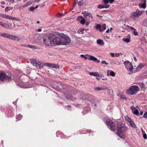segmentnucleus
I'll return each mask as SVG.
<instances>
[{"label":"nucleus","mask_w":147,"mask_h":147,"mask_svg":"<svg viewBox=\"0 0 147 147\" xmlns=\"http://www.w3.org/2000/svg\"><path fill=\"white\" fill-rule=\"evenodd\" d=\"M19 8L20 10H22L23 9V8L22 6H20Z\"/></svg>","instance_id":"obj_55"},{"label":"nucleus","mask_w":147,"mask_h":147,"mask_svg":"<svg viewBox=\"0 0 147 147\" xmlns=\"http://www.w3.org/2000/svg\"><path fill=\"white\" fill-rule=\"evenodd\" d=\"M16 83L17 85H18L20 87H22V86L21 84H20L19 83L17 82H16Z\"/></svg>","instance_id":"obj_44"},{"label":"nucleus","mask_w":147,"mask_h":147,"mask_svg":"<svg viewBox=\"0 0 147 147\" xmlns=\"http://www.w3.org/2000/svg\"><path fill=\"white\" fill-rule=\"evenodd\" d=\"M142 13V11L137 10L132 13L131 17L133 20H135L141 15Z\"/></svg>","instance_id":"obj_10"},{"label":"nucleus","mask_w":147,"mask_h":147,"mask_svg":"<svg viewBox=\"0 0 147 147\" xmlns=\"http://www.w3.org/2000/svg\"><path fill=\"white\" fill-rule=\"evenodd\" d=\"M45 65L46 66L55 68H59V65L51 63H46Z\"/></svg>","instance_id":"obj_11"},{"label":"nucleus","mask_w":147,"mask_h":147,"mask_svg":"<svg viewBox=\"0 0 147 147\" xmlns=\"http://www.w3.org/2000/svg\"><path fill=\"white\" fill-rule=\"evenodd\" d=\"M11 80V76H7L5 73L0 72V81L9 82Z\"/></svg>","instance_id":"obj_7"},{"label":"nucleus","mask_w":147,"mask_h":147,"mask_svg":"<svg viewBox=\"0 0 147 147\" xmlns=\"http://www.w3.org/2000/svg\"><path fill=\"white\" fill-rule=\"evenodd\" d=\"M11 24H8L6 23H3L2 26L5 28L10 29H12V27L11 26Z\"/></svg>","instance_id":"obj_13"},{"label":"nucleus","mask_w":147,"mask_h":147,"mask_svg":"<svg viewBox=\"0 0 147 147\" xmlns=\"http://www.w3.org/2000/svg\"><path fill=\"white\" fill-rule=\"evenodd\" d=\"M134 60H135V61H137V59H136V58L135 57H134Z\"/></svg>","instance_id":"obj_64"},{"label":"nucleus","mask_w":147,"mask_h":147,"mask_svg":"<svg viewBox=\"0 0 147 147\" xmlns=\"http://www.w3.org/2000/svg\"><path fill=\"white\" fill-rule=\"evenodd\" d=\"M89 57H90V59L92 61H98L97 59L93 56L91 55H89Z\"/></svg>","instance_id":"obj_17"},{"label":"nucleus","mask_w":147,"mask_h":147,"mask_svg":"<svg viewBox=\"0 0 147 147\" xmlns=\"http://www.w3.org/2000/svg\"><path fill=\"white\" fill-rule=\"evenodd\" d=\"M87 16H88L89 17L92 18V15L91 14V13H88L87 14Z\"/></svg>","instance_id":"obj_41"},{"label":"nucleus","mask_w":147,"mask_h":147,"mask_svg":"<svg viewBox=\"0 0 147 147\" xmlns=\"http://www.w3.org/2000/svg\"><path fill=\"white\" fill-rule=\"evenodd\" d=\"M27 47L29 48H31V49H36V48L34 45H28L27 46Z\"/></svg>","instance_id":"obj_31"},{"label":"nucleus","mask_w":147,"mask_h":147,"mask_svg":"<svg viewBox=\"0 0 147 147\" xmlns=\"http://www.w3.org/2000/svg\"><path fill=\"white\" fill-rule=\"evenodd\" d=\"M125 119L126 121L129 122L130 121H131V119L129 118L128 117H125Z\"/></svg>","instance_id":"obj_35"},{"label":"nucleus","mask_w":147,"mask_h":147,"mask_svg":"<svg viewBox=\"0 0 147 147\" xmlns=\"http://www.w3.org/2000/svg\"><path fill=\"white\" fill-rule=\"evenodd\" d=\"M133 34L135 36H137L138 35V32L136 31V30H134L133 31Z\"/></svg>","instance_id":"obj_34"},{"label":"nucleus","mask_w":147,"mask_h":147,"mask_svg":"<svg viewBox=\"0 0 147 147\" xmlns=\"http://www.w3.org/2000/svg\"><path fill=\"white\" fill-rule=\"evenodd\" d=\"M139 89L138 87L137 86H132L128 90V93L130 95H133L136 93L138 91Z\"/></svg>","instance_id":"obj_8"},{"label":"nucleus","mask_w":147,"mask_h":147,"mask_svg":"<svg viewBox=\"0 0 147 147\" xmlns=\"http://www.w3.org/2000/svg\"><path fill=\"white\" fill-rule=\"evenodd\" d=\"M68 107L69 108V109H71V106H70V105H68L67 106H66L65 107V108L66 107Z\"/></svg>","instance_id":"obj_56"},{"label":"nucleus","mask_w":147,"mask_h":147,"mask_svg":"<svg viewBox=\"0 0 147 147\" xmlns=\"http://www.w3.org/2000/svg\"><path fill=\"white\" fill-rule=\"evenodd\" d=\"M120 97L121 98L123 99H127L125 96L123 95H121L120 96Z\"/></svg>","instance_id":"obj_38"},{"label":"nucleus","mask_w":147,"mask_h":147,"mask_svg":"<svg viewBox=\"0 0 147 147\" xmlns=\"http://www.w3.org/2000/svg\"><path fill=\"white\" fill-rule=\"evenodd\" d=\"M51 39L52 45L55 46L60 45L61 34H51Z\"/></svg>","instance_id":"obj_2"},{"label":"nucleus","mask_w":147,"mask_h":147,"mask_svg":"<svg viewBox=\"0 0 147 147\" xmlns=\"http://www.w3.org/2000/svg\"><path fill=\"white\" fill-rule=\"evenodd\" d=\"M106 32L107 33H108L110 32V31L109 29H108Z\"/></svg>","instance_id":"obj_60"},{"label":"nucleus","mask_w":147,"mask_h":147,"mask_svg":"<svg viewBox=\"0 0 147 147\" xmlns=\"http://www.w3.org/2000/svg\"><path fill=\"white\" fill-rule=\"evenodd\" d=\"M60 45H67L71 42L70 38L63 34H61Z\"/></svg>","instance_id":"obj_3"},{"label":"nucleus","mask_w":147,"mask_h":147,"mask_svg":"<svg viewBox=\"0 0 147 147\" xmlns=\"http://www.w3.org/2000/svg\"><path fill=\"white\" fill-rule=\"evenodd\" d=\"M101 63L102 64H105L106 65H109V63H107L105 61H101Z\"/></svg>","instance_id":"obj_36"},{"label":"nucleus","mask_w":147,"mask_h":147,"mask_svg":"<svg viewBox=\"0 0 147 147\" xmlns=\"http://www.w3.org/2000/svg\"><path fill=\"white\" fill-rule=\"evenodd\" d=\"M106 124L108 126L109 129L113 131L116 130V127L115 123L110 119H107L106 121Z\"/></svg>","instance_id":"obj_5"},{"label":"nucleus","mask_w":147,"mask_h":147,"mask_svg":"<svg viewBox=\"0 0 147 147\" xmlns=\"http://www.w3.org/2000/svg\"><path fill=\"white\" fill-rule=\"evenodd\" d=\"M3 23L1 22L0 21V25H1L2 26V25H3Z\"/></svg>","instance_id":"obj_61"},{"label":"nucleus","mask_w":147,"mask_h":147,"mask_svg":"<svg viewBox=\"0 0 147 147\" xmlns=\"http://www.w3.org/2000/svg\"><path fill=\"white\" fill-rule=\"evenodd\" d=\"M97 7L99 9H102L105 8V5H98Z\"/></svg>","instance_id":"obj_30"},{"label":"nucleus","mask_w":147,"mask_h":147,"mask_svg":"<svg viewBox=\"0 0 147 147\" xmlns=\"http://www.w3.org/2000/svg\"><path fill=\"white\" fill-rule=\"evenodd\" d=\"M113 62L114 64L117 65H119L120 64V63L117 60L113 61Z\"/></svg>","instance_id":"obj_26"},{"label":"nucleus","mask_w":147,"mask_h":147,"mask_svg":"<svg viewBox=\"0 0 147 147\" xmlns=\"http://www.w3.org/2000/svg\"><path fill=\"white\" fill-rule=\"evenodd\" d=\"M131 66V67L129 69V70L130 71H132L133 70V67L132 65V66Z\"/></svg>","instance_id":"obj_49"},{"label":"nucleus","mask_w":147,"mask_h":147,"mask_svg":"<svg viewBox=\"0 0 147 147\" xmlns=\"http://www.w3.org/2000/svg\"><path fill=\"white\" fill-rule=\"evenodd\" d=\"M97 43L100 45L103 46L104 45V43L103 41L101 39H98L97 40Z\"/></svg>","instance_id":"obj_14"},{"label":"nucleus","mask_w":147,"mask_h":147,"mask_svg":"<svg viewBox=\"0 0 147 147\" xmlns=\"http://www.w3.org/2000/svg\"><path fill=\"white\" fill-rule=\"evenodd\" d=\"M145 65V64L144 63H141L138 65V67L139 68H142L144 67Z\"/></svg>","instance_id":"obj_24"},{"label":"nucleus","mask_w":147,"mask_h":147,"mask_svg":"<svg viewBox=\"0 0 147 147\" xmlns=\"http://www.w3.org/2000/svg\"><path fill=\"white\" fill-rule=\"evenodd\" d=\"M42 31V29H39L37 30V31L38 32H40Z\"/></svg>","instance_id":"obj_59"},{"label":"nucleus","mask_w":147,"mask_h":147,"mask_svg":"<svg viewBox=\"0 0 147 147\" xmlns=\"http://www.w3.org/2000/svg\"><path fill=\"white\" fill-rule=\"evenodd\" d=\"M30 9L31 11H33L35 9V8H34V7L33 6H32L30 8Z\"/></svg>","instance_id":"obj_46"},{"label":"nucleus","mask_w":147,"mask_h":147,"mask_svg":"<svg viewBox=\"0 0 147 147\" xmlns=\"http://www.w3.org/2000/svg\"><path fill=\"white\" fill-rule=\"evenodd\" d=\"M85 22V20L83 18L80 21V23L82 24H84Z\"/></svg>","instance_id":"obj_33"},{"label":"nucleus","mask_w":147,"mask_h":147,"mask_svg":"<svg viewBox=\"0 0 147 147\" xmlns=\"http://www.w3.org/2000/svg\"><path fill=\"white\" fill-rule=\"evenodd\" d=\"M143 137L145 139H146V138H147L146 134L145 133V134H143Z\"/></svg>","instance_id":"obj_42"},{"label":"nucleus","mask_w":147,"mask_h":147,"mask_svg":"<svg viewBox=\"0 0 147 147\" xmlns=\"http://www.w3.org/2000/svg\"><path fill=\"white\" fill-rule=\"evenodd\" d=\"M79 34H84V30L82 29H79L77 32Z\"/></svg>","instance_id":"obj_25"},{"label":"nucleus","mask_w":147,"mask_h":147,"mask_svg":"<svg viewBox=\"0 0 147 147\" xmlns=\"http://www.w3.org/2000/svg\"><path fill=\"white\" fill-rule=\"evenodd\" d=\"M129 123L130 124V125L131 126L134 127L135 128H136V126L134 124V122L131 120V121H129Z\"/></svg>","instance_id":"obj_19"},{"label":"nucleus","mask_w":147,"mask_h":147,"mask_svg":"<svg viewBox=\"0 0 147 147\" xmlns=\"http://www.w3.org/2000/svg\"><path fill=\"white\" fill-rule=\"evenodd\" d=\"M138 84L140 86L141 88H144L145 86L143 82H139L138 83Z\"/></svg>","instance_id":"obj_21"},{"label":"nucleus","mask_w":147,"mask_h":147,"mask_svg":"<svg viewBox=\"0 0 147 147\" xmlns=\"http://www.w3.org/2000/svg\"><path fill=\"white\" fill-rule=\"evenodd\" d=\"M123 40L126 42H129L130 41V39L129 38H124L123 39Z\"/></svg>","instance_id":"obj_23"},{"label":"nucleus","mask_w":147,"mask_h":147,"mask_svg":"<svg viewBox=\"0 0 147 147\" xmlns=\"http://www.w3.org/2000/svg\"><path fill=\"white\" fill-rule=\"evenodd\" d=\"M1 3L2 4V5H4L5 4V3L4 2V1H1Z\"/></svg>","instance_id":"obj_57"},{"label":"nucleus","mask_w":147,"mask_h":147,"mask_svg":"<svg viewBox=\"0 0 147 147\" xmlns=\"http://www.w3.org/2000/svg\"><path fill=\"white\" fill-rule=\"evenodd\" d=\"M90 74L91 75L97 77H99V75L98 73L95 72H90Z\"/></svg>","instance_id":"obj_16"},{"label":"nucleus","mask_w":147,"mask_h":147,"mask_svg":"<svg viewBox=\"0 0 147 147\" xmlns=\"http://www.w3.org/2000/svg\"><path fill=\"white\" fill-rule=\"evenodd\" d=\"M141 130L143 134L145 133L144 131L143 130V129L142 128L141 129Z\"/></svg>","instance_id":"obj_58"},{"label":"nucleus","mask_w":147,"mask_h":147,"mask_svg":"<svg viewBox=\"0 0 147 147\" xmlns=\"http://www.w3.org/2000/svg\"><path fill=\"white\" fill-rule=\"evenodd\" d=\"M124 63L125 66V67H126V66H127L128 65H129V66H132V64L131 63H130L129 61H127L124 62Z\"/></svg>","instance_id":"obj_18"},{"label":"nucleus","mask_w":147,"mask_h":147,"mask_svg":"<svg viewBox=\"0 0 147 147\" xmlns=\"http://www.w3.org/2000/svg\"><path fill=\"white\" fill-rule=\"evenodd\" d=\"M103 2L105 4H107L109 2V0H103Z\"/></svg>","instance_id":"obj_37"},{"label":"nucleus","mask_w":147,"mask_h":147,"mask_svg":"<svg viewBox=\"0 0 147 147\" xmlns=\"http://www.w3.org/2000/svg\"><path fill=\"white\" fill-rule=\"evenodd\" d=\"M66 98H71L70 97H69V96H68V95H67L66 96Z\"/></svg>","instance_id":"obj_63"},{"label":"nucleus","mask_w":147,"mask_h":147,"mask_svg":"<svg viewBox=\"0 0 147 147\" xmlns=\"http://www.w3.org/2000/svg\"><path fill=\"white\" fill-rule=\"evenodd\" d=\"M111 56L112 57H115V54L113 53H110Z\"/></svg>","instance_id":"obj_50"},{"label":"nucleus","mask_w":147,"mask_h":147,"mask_svg":"<svg viewBox=\"0 0 147 147\" xmlns=\"http://www.w3.org/2000/svg\"><path fill=\"white\" fill-rule=\"evenodd\" d=\"M32 3V2H28L26 4V7L29 6Z\"/></svg>","instance_id":"obj_43"},{"label":"nucleus","mask_w":147,"mask_h":147,"mask_svg":"<svg viewBox=\"0 0 147 147\" xmlns=\"http://www.w3.org/2000/svg\"><path fill=\"white\" fill-rule=\"evenodd\" d=\"M143 112L142 111H141L140 112V114L141 115H142L143 114Z\"/></svg>","instance_id":"obj_62"},{"label":"nucleus","mask_w":147,"mask_h":147,"mask_svg":"<svg viewBox=\"0 0 147 147\" xmlns=\"http://www.w3.org/2000/svg\"><path fill=\"white\" fill-rule=\"evenodd\" d=\"M107 89V88L104 86H102L101 87H97L94 88V89L98 91L102 90H106Z\"/></svg>","instance_id":"obj_12"},{"label":"nucleus","mask_w":147,"mask_h":147,"mask_svg":"<svg viewBox=\"0 0 147 147\" xmlns=\"http://www.w3.org/2000/svg\"><path fill=\"white\" fill-rule=\"evenodd\" d=\"M78 5L79 6H80L82 5V3L80 1H79L78 3Z\"/></svg>","instance_id":"obj_45"},{"label":"nucleus","mask_w":147,"mask_h":147,"mask_svg":"<svg viewBox=\"0 0 147 147\" xmlns=\"http://www.w3.org/2000/svg\"><path fill=\"white\" fill-rule=\"evenodd\" d=\"M126 129V127L123 123H118L117 126V134L122 138H125V133Z\"/></svg>","instance_id":"obj_1"},{"label":"nucleus","mask_w":147,"mask_h":147,"mask_svg":"<svg viewBox=\"0 0 147 147\" xmlns=\"http://www.w3.org/2000/svg\"><path fill=\"white\" fill-rule=\"evenodd\" d=\"M144 3L142 4L141 5H140V4L139 5V6H141L140 7V8H142L144 9L146 7V0H144Z\"/></svg>","instance_id":"obj_15"},{"label":"nucleus","mask_w":147,"mask_h":147,"mask_svg":"<svg viewBox=\"0 0 147 147\" xmlns=\"http://www.w3.org/2000/svg\"><path fill=\"white\" fill-rule=\"evenodd\" d=\"M31 63L33 65L36 66V67L38 69H41L43 67V65L40 62H38L34 59H31L30 60Z\"/></svg>","instance_id":"obj_9"},{"label":"nucleus","mask_w":147,"mask_h":147,"mask_svg":"<svg viewBox=\"0 0 147 147\" xmlns=\"http://www.w3.org/2000/svg\"><path fill=\"white\" fill-rule=\"evenodd\" d=\"M114 1V0H109V1L110 3H112Z\"/></svg>","instance_id":"obj_53"},{"label":"nucleus","mask_w":147,"mask_h":147,"mask_svg":"<svg viewBox=\"0 0 147 147\" xmlns=\"http://www.w3.org/2000/svg\"><path fill=\"white\" fill-rule=\"evenodd\" d=\"M3 18L9 19L10 18V16L7 14H3Z\"/></svg>","instance_id":"obj_22"},{"label":"nucleus","mask_w":147,"mask_h":147,"mask_svg":"<svg viewBox=\"0 0 147 147\" xmlns=\"http://www.w3.org/2000/svg\"><path fill=\"white\" fill-rule=\"evenodd\" d=\"M58 15H59L58 16V17H61L62 16H64V14H58Z\"/></svg>","instance_id":"obj_51"},{"label":"nucleus","mask_w":147,"mask_h":147,"mask_svg":"<svg viewBox=\"0 0 147 147\" xmlns=\"http://www.w3.org/2000/svg\"><path fill=\"white\" fill-rule=\"evenodd\" d=\"M130 28L131 29L134 31V30H136V29L134 28L131 27H130Z\"/></svg>","instance_id":"obj_52"},{"label":"nucleus","mask_w":147,"mask_h":147,"mask_svg":"<svg viewBox=\"0 0 147 147\" xmlns=\"http://www.w3.org/2000/svg\"><path fill=\"white\" fill-rule=\"evenodd\" d=\"M51 34L48 35H45L44 36L43 40V43L47 46H49L50 45H52V40L51 38Z\"/></svg>","instance_id":"obj_6"},{"label":"nucleus","mask_w":147,"mask_h":147,"mask_svg":"<svg viewBox=\"0 0 147 147\" xmlns=\"http://www.w3.org/2000/svg\"><path fill=\"white\" fill-rule=\"evenodd\" d=\"M9 7H6V8L5 9V11H9L10 10L9 9Z\"/></svg>","instance_id":"obj_40"},{"label":"nucleus","mask_w":147,"mask_h":147,"mask_svg":"<svg viewBox=\"0 0 147 147\" xmlns=\"http://www.w3.org/2000/svg\"><path fill=\"white\" fill-rule=\"evenodd\" d=\"M134 114L138 115L139 114V111H138L137 109H136L134 112L133 113Z\"/></svg>","instance_id":"obj_32"},{"label":"nucleus","mask_w":147,"mask_h":147,"mask_svg":"<svg viewBox=\"0 0 147 147\" xmlns=\"http://www.w3.org/2000/svg\"><path fill=\"white\" fill-rule=\"evenodd\" d=\"M110 72V75L113 77H114L115 75V73L112 71H109Z\"/></svg>","instance_id":"obj_28"},{"label":"nucleus","mask_w":147,"mask_h":147,"mask_svg":"<svg viewBox=\"0 0 147 147\" xmlns=\"http://www.w3.org/2000/svg\"><path fill=\"white\" fill-rule=\"evenodd\" d=\"M18 19H17V18L16 17H11L10 16V18L9 19V20H17V21L18 20Z\"/></svg>","instance_id":"obj_27"},{"label":"nucleus","mask_w":147,"mask_h":147,"mask_svg":"<svg viewBox=\"0 0 147 147\" xmlns=\"http://www.w3.org/2000/svg\"><path fill=\"white\" fill-rule=\"evenodd\" d=\"M80 56L81 57H84L86 59H87V58L84 55H81Z\"/></svg>","instance_id":"obj_48"},{"label":"nucleus","mask_w":147,"mask_h":147,"mask_svg":"<svg viewBox=\"0 0 147 147\" xmlns=\"http://www.w3.org/2000/svg\"><path fill=\"white\" fill-rule=\"evenodd\" d=\"M1 35L3 37L15 41H19L20 40L19 37L7 33H2L1 34Z\"/></svg>","instance_id":"obj_4"},{"label":"nucleus","mask_w":147,"mask_h":147,"mask_svg":"<svg viewBox=\"0 0 147 147\" xmlns=\"http://www.w3.org/2000/svg\"><path fill=\"white\" fill-rule=\"evenodd\" d=\"M143 117L144 118H146L147 117V113L146 112L144 113Z\"/></svg>","instance_id":"obj_47"},{"label":"nucleus","mask_w":147,"mask_h":147,"mask_svg":"<svg viewBox=\"0 0 147 147\" xmlns=\"http://www.w3.org/2000/svg\"><path fill=\"white\" fill-rule=\"evenodd\" d=\"M109 5H105V8H108L109 7Z\"/></svg>","instance_id":"obj_54"},{"label":"nucleus","mask_w":147,"mask_h":147,"mask_svg":"<svg viewBox=\"0 0 147 147\" xmlns=\"http://www.w3.org/2000/svg\"><path fill=\"white\" fill-rule=\"evenodd\" d=\"M102 27L103 28V30H105L106 29V24H103L102 25Z\"/></svg>","instance_id":"obj_39"},{"label":"nucleus","mask_w":147,"mask_h":147,"mask_svg":"<svg viewBox=\"0 0 147 147\" xmlns=\"http://www.w3.org/2000/svg\"><path fill=\"white\" fill-rule=\"evenodd\" d=\"M22 116L21 115L19 114L17 116V119L18 120H20L22 118Z\"/></svg>","instance_id":"obj_29"},{"label":"nucleus","mask_w":147,"mask_h":147,"mask_svg":"<svg viewBox=\"0 0 147 147\" xmlns=\"http://www.w3.org/2000/svg\"><path fill=\"white\" fill-rule=\"evenodd\" d=\"M100 27H101V26H100V24H97V25H96V26L95 27V28L96 29H99V31H100V32H102L103 30H102L100 29Z\"/></svg>","instance_id":"obj_20"}]
</instances>
